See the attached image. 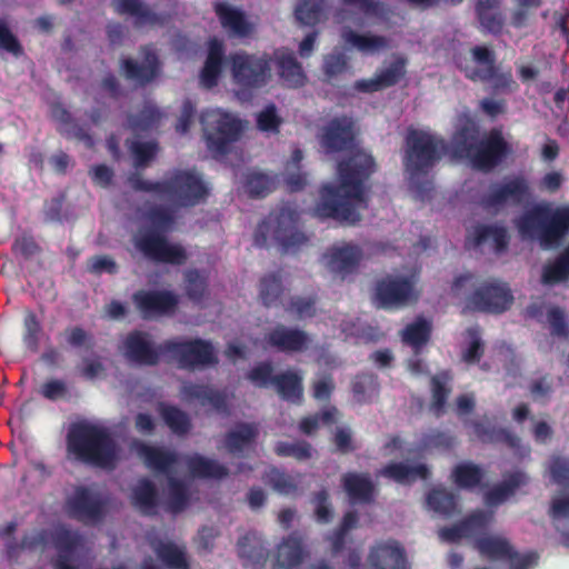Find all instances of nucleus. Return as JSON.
I'll return each mask as SVG.
<instances>
[{"label": "nucleus", "mask_w": 569, "mask_h": 569, "mask_svg": "<svg viewBox=\"0 0 569 569\" xmlns=\"http://www.w3.org/2000/svg\"><path fill=\"white\" fill-rule=\"evenodd\" d=\"M377 170L375 158L365 151H357L338 162L339 184L321 187L320 199L313 213L320 219H333L353 226L361 220L358 207L367 209L370 187L368 181Z\"/></svg>", "instance_id": "nucleus-1"}, {"label": "nucleus", "mask_w": 569, "mask_h": 569, "mask_svg": "<svg viewBox=\"0 0 569 569\" xmlns=\"http://www.w3.org/2000/svg\"><path fill=\"white\" fill-rule=\"evenodd\" d=\"M134 191L154 193L180 208H192L207 201L210 189L194 169H173L160 181L144 180L139 173L129 177Z\"/></svg>", "instance_id": "nucleus-2"}, {"label": "nucleus", "mask_w": 569, "mask_h": 569, "mask_svg": "<svg viewBox=\"0 0 569 569\" xmlns=\"http://www.w3.org/2000/svg\"><path fill=\"white\" fill-rule=\"evenodd\" d=\"M67 450L76 460L112 469L118 460V445L104 427L88 421L74 422L67 432Z\"/></svg>", "instance_id": "nucleus-3"}, {"label": "nucleus", "mask_w": 569, "mask_h": 569, "mask_svg": "<svg viewBox=\"0 0 569 569\" xmlns=\"http://www.w3.org/2000/svg\"><path fill=\"white\" fill-rule=\"evenodd\" d=\"M152 228L136 239L137 249L149 260L172 266L184 264L188 260L186 249L180 243H171L166 233L172 230L176 222L170 209L154 206L146 213Z\"/></svg>", "instance_id": "nucleus-4"}, {"label": "nucleus", "mask_w": 569, "mask_h": 569, "mask_svg": "<svg viewBox=\"0 0 569 569\" xmlns=\"http://www.w3.org/2000/svg\"><path fill=\"white\" fill-rule=\"evenodd\" d=\"M517 228L525 239L537 240L546 249L556 247L569 233V204H536L518 219Z\"/></svg>", "instance_id": "nucleus-5"}, {"label": "nucleus", "mask_w": 569, "mask_h": 569, "mask_svg": "<svg viewBox=\"0 0 569 569\" xmlns=\"http://www.w3.org/2000/svg\"><path fill=\"white\" fill-rule=\"evenodd\" d=\"M446 150L445 141L420 129H408L405 138L403 167L420 193L428 190L420 179L427 177Z\"/></svg>", "instance_id": "nucleus-6"}, {"label": "nucleus", "mask_w": 569, "mask_h": 569, "mask_svg": "<svg viewBox=\"0 0 569 569\" xmlns=\"http://www.w3.org/2000/svg\"><path fill=\"white\" fill-rule=\"evenodd\" d=\"M298 212L289 207H282L258 224L253 243L260 248L266 247L268 238L271 237L281 247L282 252H296L308 241L307 236L298 229Z\"/></svg>", "instance_id": "nucleus-7"}, {"label": "nucleus", "mask_w": 569, "mask_h": 569, "mask_svg": "<svg viewBox=\"0 0 569 569\" xmlns=\"http://www.w3.org/2000/svg\"><path fill=\"white\" fill-rule=\"evenodd\" d=\"M208 149L217 156H224L243 131L242 121L233 113L221 109L206 110L200 116Z\"/></svg>", "instance_id": "nucleus-8"}, {"label": "nucleus", "mask_w": 569, "mask_h": 569, "mask_svg": "<svg viewBox=\"0 0 569 569\" xmlns=\"http://www.w3.org/2000/svg\"><path fill=\"white\" fill-rule=\"evenodd\" d=\"M233 82L243 90L260 89L270 81L272 59L268 53L237 51L229 56Z\"/></svg>", "instance_id": "nucleus-9"}, {"label": "nucleus", "mask_w": 569, "mask_h": 569, "mask_svg": "<svg viewBox=\"0 0 569 569\" xmlns=\"http://www.w3.org/2000/svg\"><path fill=\"white\" fill-rule=\"evenodd\" d=\"M161 349L171 356L181 369L193 370L218 363L214 348L210 341L196 338L191 340L170 339L161 343Z\"/></svg>", "instance_id": "nucleus-10"}, {"label": "nucleus", "mask_w": 569, "mask_h": 569, "mask_svg": "<svg viewBox=\"0 0 569 569\" xmlns=\"http://www.w3.org/2000/svg\"><path fill=\"white\" fill-rule=\"evenodd\" d=\"M479 553L491 561H506L510 569H530L538 563L536 551L519 553L509 539L502 536H481L475 541Z\"/></svg>", "instance_id": "nucleus-11"}, {"label": "nucleus", "mask_w": 569, "mask_h": 569, "mask_svg": "<svg viewBox=\"0 0 569 569\" xmlns=\"http://www.w3.org/2000/svg\"><path fill=\"white\" fill-rule=\"evenodd\" d=\"M530 197L531 191L527 178L518 174L491 184L482 198V204L487 209L498 211L507 206H521Z\"/></svg>", "instance_id": "nucleus-12"}, {"label": "nucleus", "mask_w": 569, "mask_h": 569, "mask_svg": "<svg viewBox=\"0 0 569 569\" xmlns=\"http://www.w3.org/2000/svg\"><path fill=\"white\" fill-rule=\"evenodd\" d=\"M511 153V147L501 130L491 129L479 140L469 158L472 167L482 172H490L500 166Z\"/></svg>", "instance_id": "nucleus-13"}, {"label": "nucleus", "mask_w": 569, "mask_h": 569, "mask_svg": "<svg viewBox=\"0 0 569 569\" xmlns=\"http://www.w3.org/2000/svg\"><path fill=\"white\" fill-rule=\"evenodd\" d=\"M513 302V296L507 283L489 281L478 287L467 299V308L472 311L502 313Z\"/></svg>", "instance_id": "nucleus-14"}, {"label": "nucleus", "mask_w": 569, "mask_h": 569, "mask_svg": "<svg viewBox=\"0 0 569 569\" xmlns=\"http://www.w3.org/2000/svg\"><path fill=\"white\" fill-rule=\"evenodd\" d=\"M140 54L142 57L141 62L133 58H122L120 60V72L126 80L143 88L160 76L162 63L151 44L141 47Z\"/></svg>", "instance_id": "nucleus-15"}, {"label": "nucleus", "mask_w": 569, "mask_h": 569, "mask_svg": "<svg viewBox=\"0 0 569 569\" xmlns=\"http://www.w3.org/2000/svg\"><path fill=\"white\" fill-rule=\"evenodd\" d=\"M162 355H167V351L161 349V343L156 346L144 331L133 330L123 341V356L134 366L154 367Z\"/></svg>", "instance_id": "nucleus-16"}, {"label": "nucleus", "mask_w": 569, "mask_h": 569, "mask_svg": "<svg viewBox=\"0 0 569 569\" xmlns=\"http://www.w3.org/2000/svg\"><path fill=\"white\" fill-rule=\"evenodd\" d=\"M69 515L83 523L101 521L107 511V502L100 495L88 487H77L73 495L67 500Z\"/></svg>", "instance_id": "nucleus-17"}, {"label": "nucleus", "mask_w": 569, "mask_h": 569, "mask_svg": "<svg viewBox=\"0 0 569 569\" xmlns=\"http://www.w3.org/2000/svg\"><path fill=\"white\" fill-rule=\"evenodd\" d=\"M132 300L141 317L146 320L173 315L179 297L169 290H138Z\"/></svg>", "instance_id": "nucleus-18"}, {"label": "nucleus", "mask_w": 569, "mask_h": 569, "mask_svg": "<svg viewBox=\"0 0 569 569\" xmlns=\"http://www.w3.org/2000/svg\"><path fill=\"white\" fill-rule=\"evenodd\" d=\"M376 299L379 307L389 309L401 307L416 300L413 283L405 277H388L377 282Z\"/></svg>", "instance_id": "nucleus-19"}, {"label": "nucleus", "mask_w": 569, "mask_h": 569, "mask_svg": "<svg viewBox=\"0 0 569 569\" xmlns=\"http://www.w3.org/2000/svg\"><path fill=\"white\" fill-rule=\"evenodd\" d=\"M355 142V121L351 117L332 118L322 129L320 143L327 152H340Z\"/></svg>", "instance_id": "nucleus-20"}, {"label": "nucleus", "mask_w": 569, "mask_h": 569, "mask_svg": "<svg viewBox=\"0 0 569 569\" xmlns=\"http://www.w3.org/2000/svg\"><path fill=\"white\" fill-rule=\"evenodd\" d=\"M266 343L284 353L303 352L309 348L311 339L309 335L299 328L278 325L264 337Z\"/></svg>", "instance_id": "nucleus-21"}, {"label": "nucleus", "mask_w": 569, "mask_h": 569, "mask_svg": "<svg viewBox=\"0 0 569 569\" xmlns=\"http://www.w3.org/2000/svg\"><path fill=\"white\" fill-rule=\"evenodd\" d=\"M368 561L373 569H408L406 551L395 540L372 547Z\"/></svg>", "instance_id": "nucleus-22"}, {"label": "nucleus", "mask_w": 569, "mask_h": 569, "mask_svg": "<svg viewBox=\"0 0 569 569\" xmlns=\"http://www.w3.org/2000/svg\"><path fill=\"white\" fill-rule=\"evenodd\" d=\"M186 398L198 400L201 406H210L220 415H229V398L226 391L217 390L207 385L187 383L182 387Z\"/></svg>", "instance_id": "nucleus-23"}, {"label": "nucleus", "mask_w": 569, "mask_h": 569, "mask_svg": "<svg viewBox=\"0 0 569 569\" xmlns=\"http://www.w3.org/2000/svg\"><path fill=\"white\" fill-rule=\"evenodd\" d=\"M341 485L352 505H369L376 496L375 485L368 473L346 472Z\"/></svg>", "instance_id": "nucleus-24"}, {"label": "nucleus", "mask_w": 569, "mask_h": 569, "mask_svg": "<svg viewBox=\"0 0 569 569\" xmlns=\"http://www.w3.org/2000/svg\"><path fill=\"white\" fill-rule=\"evenodd\" d=\"M326 258L328 268L345 278L357 270L362 258V250L355 244L333 247L328 250Z\"/></svg>", "instance_id": "nucleus-25"}, {"label": "nucleus", "mask_w": 569, "mask_h": 569, "mask_svg": "<svg viewBox=\"0 0 569 569\" xmlns=\"http://www.w3.org/2000/svg\"><path fill=\"white\" fill-rule=\"evenodd\" d=\"M237 551L246 567L262 568L269 558L268 548L256 532L241 536L237 542Z\"/></svg>", "instance_id": "nucleus-26"}, {"label": "nucleus", "mask_w": 569, "mask_h": 569, "mask_svg": "<svg viewBox=\"0 0 569 569\" xmlns=\"http://www.w3.org/2000/svg\"><path fill=\"white\" fill-rule=\"evenodd\" d=\"M224 60L223 43L218 39L209 41L208 54L200 72V83L206 89L218 84Z\"/></svg>", "instance_id": "nucleus-27"}, {"label": "nucleus", "mask_w": 569, "mask_h": 569, "mask_svg": "<svg viewBox=\"0 0 569 569\" xmlns=\"http://www.w3.org/2000/svg\"><path fill=\"white\" fill-rule=\"evenodd\" d=\"M479 127L476 121L465 116L460 119L452 134V147L456 154L469 159L477 147Z\"/></svg>", "instance_id": "nucleus-28"}, {"label": "nucleus", "mask_w": 569, "mask_h": 569, "mask_svg": "<svg viewBox=\"0 0 569 569\" xmlns=\"http://www.w3.org/2000/svg\"><path fill=\"white\" fill-rule=\"evenodd\" d=\"M259 436L258 426L253 422H239L223 437V445L231 455H240L252 447Z\"/></svg>", "instance_id": "nucleus-29"}, {"label": "nucleus", "mask_w": 569, "mask_h": 569, "mask_svg": "<svg viewBox=\"0 0 569 569\" xmlns=\"http://www.w3.org/2000/svg\"><path fill=\"white\" fill-rule=\"evenodd\" d=\"M453 380L452 371L441 370L430 378V411L436 417H441L446 412L447 401L452 391L451 382Z\"/></svg>", "instance_id": "nucleus-30"}, {"label": "nucleus", "mask_w": 569, "mask_h": 569, "mask_svg": "<svg viewBox=\"0 0 569 569\" xmlns=\"http://www.w3.org/2000/svg\"><path fill=\"white\" fill-rule=\"evenodd\" d=\"M186 466L190 475L199 479L220 480L229 476V469L224 465L199 453L188 456Z\"/></svg>", "instance_id": "nucleus-31"}, {"label": "nucleus", "mask_w": 569, "mask_h": 569, "mask_svg": "<svg viewBox=\"0 0 569 569\" xmlns=\"http://www.w3.org/2000/svg\"><path fill=\"white\" fill-rule=\"evenodd\" d=\"M341 38L348 46L366 54H373L389 48V41L385 36L358 33L349 27L342 30Z\"/></svg>", "instance_id": "nucleus-32"}, {"label": "nucleus", "mask_w": 569, "mask_h": 569, "mask_svg": "<svg viewBox=\"0 0 569 569\" xmlns=\"http://www.w3.org/2000/svg\"><path fill=\"white\" fill-rule=\"evenodd\" d=\"M305 557L302 538L297 533H290L278 546L276 565L279 569H292L298 567Z\"/></svg>", "instance_id": "nucleus-33"}, {"label": "nucleus", "mask_w": 569, "mask_h": 569, "mask_svg": "<svg viewBox=\"0 0 569 569\" xmlns=\"http://www.w3.org/2000/svg\"><path fill=\"white\" fill-rule=\"evenodd\" d=\"M116 11L134 19V27L157 26L161 23L160 16L152 11L143 0H116Z\"/></svg>", "instance_id": "nucleus-34"}, {"label": "nucleus", "mask_w": 569, "mask_h": 569, "mask_svg": "<svg viewBox=\"0 0 569 569\" xmlns=\"http://www.w3.org/2000/svg\"><path fill=\"white\" fill-rule=\"evenodd\" d=\"M379 473L401 485H410L417 479L427 480L430 477V470L423 463L409 466L405 462H390Z\"/></svg>", "instance_id": "nucleus-35"}, {"label": "nucleus", "mask_w": 569, "mask_h": 569, "mask_svg": "<svg viewBox=\"0 0 569 569\" xmlns=\"http://www.w3.org/2000/svg\"><path fill=\"white\" fill-rule=\"evenodd\" d=\"M528 477L522 471L509 473L500 483L492 487L485 495V502L489 507H496L509 499L516 490L526 485Z\"/></svg>", "instance_id": "nucleus-36"}, {"label": "nucleus", "mask_w": 569, "mask_h": 569, "mask_svg": "<svg viewBox=\"0 0 569 569\" xmlns=\"http://www.w3.org/2000/svg\"><path fill=\"white\" fill-rule=\"evenodd\" d=\"M139 455L147 468L164 475L170 473L178 461L176 452L149 445H142Z\"/></svg>", "instance_id": "nucleus-37"}, {"label": "nucleus", "mask_w": 569, "mask_h": 569, "mask_svg": "<svg viewBox=\"0 0 569 569\" xmlns=\"http://www.w3.org/2000/svg\"><path fill=\"white\" fill-rule=\"evenodd\" d=\"M132 505L146 516L157 513L159 493L151 480L142 478L138 481L132 490Z\"/></svg>", "instance_id": "nucleus-38"}, {"label": "nucleus", "mask_w": 569, "mask_h": 569, "mask_svg": "<svg viewBox=\"0 0 569 569\" xmlns=\"http://www.w3.org/2000/svg\"><path fill=\"white\" fill-rule=\"evenodd\" d=\"M273 386L281 399L300 405L303 400L302 377L295 371L274 375Z\"/></svg>", "instance_id": "nucleus-39"}, {"label": "nucleus", "mask_w": 569, "mask_h": 569, "mask_svg": "<svg viewBox=\"0 0 569 569\" xmlns=\"http://www.w3.org/2000/svg\"><path fill=\"white\" fill-rule=\"evenodd\" d=\"M157 411L164 425L177 436H186L192 428L190 416L174 405L158 402Z\"/></svg>", "instance_id": "nucleus-40"}, {"label": "nucleus", "mask_w": 569, "mask_h": 569, "mask_svg": "<svg viewBox=\"0 0 569 569\" xmlns=\"http://www.w3.org/2000/svg\"><path fill=\"white\" fill-rule=\"evenodd\" d=\"M458 496L443 487L432 488L426 498L427 507L443 518H451L460 512Z\"/></svg>", "instance_id": "nucleus-41"}, {"label": "nucleus", "mask_w": 569, "mask_h": 569, "mask_svg": "<svg viewBox=\"0 0 569 569\" xmlns=\"http://www.w3.org/2000/svg\"><path fill=\"white\" fill-rule=\"evenodd\" d=\"M277 68L280 79L284 86L290 88H300L305 86L307 77L302 66L293 53H281L277 56Z\"/></svg>", "instance_id": "nucleus-42"}, {"label": "nucleus", "mask_w": 569, "mask_h": 569, "mask_svg": "<svg viewBox=\"0 0 569 569\" xmlns=\"http://www.w3.org/2000/svg\"><path fill=\"white\" fill-rule=\"evenodd\" d=\"M214 11L220 19L221 24L229 29L233 34L247 37L251 32V24L246 16L239 9L232 8L227 3H217Z\"/></svg>", "instance_id": "nucleus-43"}, {"label": "nucleus", "mask_w": 569, "mask_h": 569, "mask_svg": "<svg viewBox=\"0 0 569 569\" xmlns=\"http://www.w3.org/2000/svg\"><path fill=\"white\" fill-rule=\"evenodd\" d=\"M43 326L32 310H27L22 318L21 341L27 351L37 353L40 349Z\"/></svg>", "instance_id": "nucleus-44"}, {"label": "nucleus", "mask_w": 569, "mask_h": 569, "mask_svg": "<svg viewBox=\"0 0 569 569\" xmlns=\"http://www.w3.org/2000/svg\"><path fill=\"white\" fill-rule=\"evenodd\" d=\"M569 279V247L563 250L552 262L543 266L541 282L545 286H553Z\"/></svg>", "instance_id": "nucleus-45"}, {"label": "nucleus", "mask_w": 569, "mask_h": 569, "mask_svg": "<svg viewBox=\"0 0 569 569\" xmlns=\"http://www.w3.org/2000/svg\"><path fill=\"white\" fill-rule=\"evenodd\" d=\"M321 70L323 81L333 83L340 76L350 70L349 57L340 49H335L323 56Z\"/></svg>", "instance_id": "nucleus-46"}, {"label": "nucleus", "mask_w": 569, "mask_h": 569, "mask_svg": "<svg viewBox=\"0 0 569 569\" xmlns=\"http://www.w3.org/2000/svg\"><path fill=\"white\" fill-rule=\"evenodd\" d=\"M283 291L284 288L279 272L266 274L260 280L259 297L262 305L268 308L276 307L281 303Z\"/></svg>", "instance_id": "nucleus-47"}, {"label": "nucleus", "mask_w": 569, "mask_h": 569, "mask_svg": "<svg viewBox=\"0 0 569 569\" xmlns=\"http://www.w3.org/2000/svg\"><path fill=\"white\" fill-rule=\"evenodd\" d=\"M326 11L327 0H300L295 16L301 24L313 27L325 18Z\"/></svg>", "instance_id": "nucleus-48"}, {"label": "nucleus", "mask_w": 569, "mask_h": 569, "mask_svg": "<svg viewBox=\"0 0 569 569\" xmlns=\"http://www.w3.org/2000/svg\"><path fill=\"white\" fill-rule=\"evenodd\" d=\"M483 476L481 467L472 462L458 463L451 473L452 480L458 488L469 490L480 486Z\"/></svg>", "instance_id": "nucleus-49"}, {"label": "nucleus", "mask_w": 569, "mask_h": 569, "mask_svg": "<svg viewBox=\"0 0 569 569\" xmlns=\"http://www.w3.org/2000/svg\"><path fill=\"white\" fill-rule=\"evenodd\" d=\"M161 112L153 106H144L137 113L128 116V128L134 133L147 132L160 123Z\"/></svg>", "instance_id": "nucleus-50"}, {"label": "nucleus", "mask_w": 569, "mask_h": 569, "mask_svg": "<svg viewBox=\"0 0 569 569\" xmlns=\"http://www.w3.org/2000/svg\"><path fill=\"white\" fill-rule=\"evenodd\" d=\"M491 239L497 252H502L507 249L509 237L506 228L497 226H478L475 229L472 243L478 247Z\"/></svg>", "instance_id": "nucleus-51"}, {"label": "nucleus", "mask_w": 569, "mask_h": 569, "mask_svg": "<svg viewBox=\"0 0 569 569\" xmlns=\"http://www.w3.org/2000/svg\"><path fill=\"white\" fill-rule=\"evenodd\" d=\"M430 337L431 323L422 318H418L415 322L409 323L402 331L403 342L411 346L416 352L430 340Z\"/></svg>", "instance_id": "nucleus-52"}, {"label": "nucleus", "mask_w": 569, "mask_h": 569, "mask_svg": "<svg viewBox=\"0 0 569 569\" xmlns=\"http://www.w3.org/2000/svg\"><path fill=\"white\" fill-rule=\"evenodd\" d=\"M467 77L471 80H477L478 78L482 81L491 80L492 87L497 91L515 92L519 88L518 83L513 79L511 70L497 72L496 67L488 68L487 72L483 74H480L478 71H473L472 73L467 74Z\"/></svg>", "instance_id": "nucleus-53"}, {"label": "nucleus", "mask_w": 569, "mask_h": 569, "mask_svg": "<svg viewBox=\"0 0 569 569\" xmlns=\"http://www.w3.org/2000/svg\"><path fill=\"white\" fill-rule=\"evenodd\" d=\"M154 551L168 569H190L186 552L173 542H160Z\"/></svg>", "instance_id": "nucleus-54"}, {"label": "nucleus", "mask_w": 569, "mask_h": 569, "mask_svg": "<svg viewBox=\"0 0 569 569\" xmlns=\"http://www.w3.org/2000/svg\"><path fill=\"white\" fill-rule=\"evenodd\" d=\"M466 337L469 343L461 352V359L468 365L478 363L485 355V342L481 338L479 326H471L466 329Z\"/></svg>", "instance_id": "nucleus-55"}, {"label": "nucleus", "mask_w": 569, "mask_h": 569, "mask_svg": "<svg viewBox=\"0 0 569 569\" xmlns=\"http://www.w3.org/2000/svg\"><path fill=\"white\" fill-rule=\"evenodd\" d=\"M274 453L282 458H293L297 461H306L312 457L313 448L306 440L295 442L278 441L274 445Z\"/></svg>", "instance_id": "nucleus-56"}, {"label": "nucleus", "mask_w": 569, "mask_h": 569, "mask_svg": "<svg viewBox=\"0 0 569 569\" xmlns=\"http://www.w3.org/2000/svg\"><path fill=\"white\" fill-rule=\"evenodd\" d=\"M11 251L14 257L29 261L42 253V248L30 232H23L16 237L11 243Z\"/></svg>", "instance_id": "nucleus-57"}, {"label": "nucleus", "mask_w": 569, "mask_h": 569, "mask_svg": "<svg viewBox=\"0 0 569 569\" xmlns=\"http://www.w3.org/2000/svg\"><path fill=\"white\" fill-rule=\"evenodd\" d=\"M493 519L492 512L477 509L461 521L468 538L482 533Z\"/></svg>", "instance_id": "nucleus-58"}, {"label": "nucleus", "mask_w": 569, "mask_h": 569, "mask_svg": "<svg viewBox=\"0 0 569 569\" xmlns=\"http://www.w3.org/2000/svg\"><path fill=\"white\" fill-rule=\"evenodd\" d=\"M168 487H169V501H168V509L173 512L178 513L182 511L189 502V493L186 485L173 477H170L168 479Z\"/></svg>", "instance_id": "nucleus-59"}, {"label": "nucleus", "mask_w": 569, "mask_h": 569, "mask_svg": "<svg viewBox=\"0 0 569 569\" xmlns=\"http://www.w3.org/2000/svg\"><path fill=\"white\" fill-rule=\"evenodd\" d=\"M38 393L46 400L56 402L58 400H69L70 389L63 379L51 378L46 380L39 388Z\"/></svg>", "instance_id": "nucleus-60"}, {"label": "nucleus", "mask_w": 569, "mask_h": 569, "mask_svg": "<svg viewBox=\"0 0 569 569\" xmlns=\"http://www.w3.org/2000/svg\"><path fill=\"white\" fill-rule=\"evenodd\" d=\"M406 74V60L398 58L376 73L382 89L396 86Z\"/></svg>", "instance_id": "nucleus-61"}, {"label": "nucleus", "mask_w": 569, "mask_h": 569, "mask_svg": "<svg viewBox=\"0 0 569 569\" xmlns=\"http://www.w3.org/2000/svg\"><path fill=\"white\" fill-rule=\"evenodd\" d=\"M264 481L281 495H292L298 490L293 478L276 468H271L266 473Z\"/></svg>", "instance_id": "nucleus-62"}, {"label": "nucleus", "mask_w": 569, "mask_h": 569, "mask_svg": "<svg viewBox=\"0 0 569 569\" xmlns=\"http://www.w3.org/2000/svg\"><path fill=\"white\" fill-rule=\"evenodd\" d=\"M127 144L134 158V166L137 168L146 167L156 157L158 150V144L153 141L128 140Z\"/></svg>", "instance_id": "nucleus-63"}, {"label": "nucleus", "mask_w": 569, "mask_h": 569, "mask_svg": "<svg viewBox=\"0 0 569 569\" xmlns=\"http://www.w3.org/2000/svg\"><path fill=\"white\" fill-rule=\"evenodd\" d=\"M272 180L264 173L251 172L247 176L244 188L251 198H263L272 190Z\"/></svg>", "instance_id": "nucleus-64"}]
</instances>
